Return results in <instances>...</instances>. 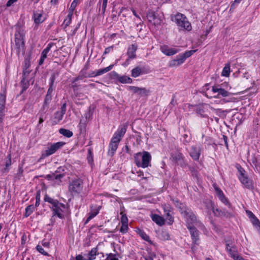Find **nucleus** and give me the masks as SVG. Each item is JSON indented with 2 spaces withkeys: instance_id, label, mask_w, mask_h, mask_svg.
I'll return each instance as SVG.
<instances>
[{
  "instance_id": "nucleus-1",
  "label": "nucleus",
  "mask_w": 260,
  "mask_h": 260,
  "mask_svg": "<svg viewBox=\"0 0 260 260\" xmlns=\"http://www.w3.org/2000/svg\"><path fill=\"white\" fill-rule=\"evenodd\" d=\"M15 45L14 47L16 50L17 54L18 56L20 54L24 55L25 50L24 42L25 31L24 27L19 23H18L15 25Z\"/></svg>"
},
{
  "instance_id": "nucleus-2",
  "label": "nucleus",
  "mask_w": 260,
  "mask_h": 260,
  "mask_svg": "<svg viewBox=\"0 0 260 260\" xmlns=\"http://www.w3.org/2000/svg\"><path fill=\"white\" fill-rule=\"evenodd\" d=\"M134 159L137 167L145 168L150 166L151 155L149 152L144 151L135 154Z\"/></svg>"
},
{
  "instance_id": "nucleus-3",
  "label": "nucleus",
  "mask_w": 260,
  "mask_h": 260,
  "mask_svg": "<svg viewBox=\"0 0 260 260\" xmlns=\"http://www.w3.org/2000/svg\"><path fill=\"white\" fill-rule=\"evenodd\" d=\"M174 21L181 29L190 31L191 26L185 16L181 13H177L174 17Z\"/></svg>"
},
{
  "instance_id": "nucleus-4",
  "label": "nucleus",
  "mask_w": 260,
  "mask_h": 260,
  "mask_svg": "<svg viewBox=\"0 0 260 260\" xmlns=\"http://www.w3.org/2000/svg\"><path fill=\"white\" fill-rule=\"evenodd\" d=\"M224 85H216L213 86L212 87V91L215 93H217V94L213 96L215 98H220L221 97H228L231 95V93L228 91L229 86L226 85V88H224Z\"/></svg>"
},
{
  "instance_id": "nucleus-5",
  "label": "nucleus",
  "mask_w": 260,
  "mask_h": 260,
  "mask_svg": "<svg viewBox=\"0 0 260 260\" xmlns=\"http://www.w3.org/2000/svg\"><path fill=\"white\" fill-rule=\"evenodd\" d=\"M64 144L63 142H59L56 143L51 144L50 147L48 149L42 152L41 159H44L53 154H54L57 150L61 147Z\"/></svg>"
},
{
  "instance_id": "nucleus-6",
  "label": "nucleus",
  "mask_w": 260,
  "mask_h": 260,
  "mask_svg": "<svg viewBox=\"0 0 260 260\" xmlns=\"http://www.w3.org/2000/svg\"><path fill=\"white\" fill-rule=\"evenodd\" d=\"M83 188V182L80 179L73 180L69 185V189L72 193H79Z\"/></svg>"
},
{
  "instance_id": "nucleus-7",
  "label": "nucleus",
  "mask_w": 260,
  "mask_h": 260,
  "mask_svg": "<svg viewBox=\"0 0 260 260\" xmlns=\"http://www.w3.org/2000/svg\"><path fill=\"white\" fill-rule=\"evenodd\" d=\"M170 159L174 162L180 165L182 167H185L186 164L184 161V157L180 152H175L171 154Z\"/></svg>"
},
{
  "instance_id": "nucleus-8",
  "label": "nucleus",
  "mask_w": 260,
  "mask_h": 260,
  "mask_svg": "<svg viewBox=\"0 0 260 260\" xmlns=\"http://www.w3.org/2000/svg\"><path fill=\"white\" fill-rule=\"evenodd\" d=\"M126 131V126L123 125L119 126L114 134V135L111 139V141L114 142L117 144L119 143L122 138L124 136Z\"/></svg>"
},
{
  "instance_id": "nucleus-9",
  "label": "nucleus",
  "mask_w": 260,
  "mask_h": 260,
  "mask_svg": "<svg viewBox=\"0 0 260 260\" xmlns=\"http://www.w3.org/2000/svg\"><path fill=\"white\" fill-rule=\"evenodd\" d=\"M56 207H51L50 208L52 210V214L53 216H57L60 219L64 218V215L62 214V212H63L62 209L66 208V206L64 204L58 203V205L55 206Z\"/></svg>"
},
{
  "instance_id": "nucleus-10",
  "label": "nucleus",
  "mask_w": 260,
  "mask_h": 260,
  "mask_svg": "<svg viewBox=\"0 0 260 260\" xmlns=\"http://www.w3.org/2000/svg\"><path fill=\"white\" fill-rule=\"evenodd\" d=\"M201 151V146L200 145H196L190 148L189 155L194 160H199Z\"/></svg>"
},
{
  "instance_id": "nucleus-11",
  "label": "nucleus",
  "mask_w": 260,
  "mask_h": 260,
  "mask_svg": "<svg viewBox=\"0 0 260 260\" xmlns=\"http://www.w3.org/2000/svg\"><path fill=\"white\" fill-rule=\"evenodd\" d=\"M138 49V46L135 44H132L130 45L126 52V54L128 56V58L126 59V61H128L129 59H133L136 58V52Z\"/></svg>"
},
{
  "instance_id": "nucleus-12",
  "label": "nucleus",
  "mask_w": 260,
  "mask_h": 260,
  "mask_svg": "<svg viewBox=\"0 0 260 260\" xmlns=\"http://www.w3.org/2000/svg\"><path fill=\"white\" fill-rule=\"evenodd\" d=\"M239 179L245 187L248 189H251L253 188V182L252 181L248 178L247 175L239 176Z\"/></svg>"
},
{
  "instance_id": "nucleus-13",
  "label": "nucleus",
  "mask_w": 260,
  "mask_h": 260,
  "mask_svg": "<svg viewBox=\"0 0 260 260\" xmlns=\"http://www.w3.org/2000/svg\"><path fill=\"white\" fill-rule=\"evenodd\" d=\"M187 228L190 232L191 236L194 243H197V242L199 241V231L194 226L188 224Z\"/></svg>"
},
{
  "instance_id": "nucleus-14",
  "label": "nucleus",
  "mask_w": 260,
  "mask_h": 260,
  "mask_svg": "<svg viewBox=\"0 0 260 260\" xmlns=\"http://www.w3.org/2000/svg\"><path fill=\"white\" fill-rule=\"evenodd\" d=\"M214 188L219 200L225 205L231 207V204L229 203L228 200L224 195L222 191L217 186L215 187Z\"/></svg>"
},
{
  "instance_id": "nucleus-15",
  "label": "nucleus",
  "mask_w": 260,
  "mask_h": 260,
  "mask_svg": "<svg viewBox=\"0 0 260 260\" xmlns=\"http://www.w3.org/2000/svg\"><path fill=\"white\" fill-rule=\"evenodd\" d=\"M129 89L134 92V93H138L140 95H147L150 90L146 89L145 88H140L137 86H129Z\"/></svg>"
},
{
  "instance_id": "nucleus-16",
  "label": "nucleus",
  "mask_w": 260,
  "mask_h": 260,
  "mask_svg": "<svg viewBox=\"0 0 260 260\" xmlns=\"http://www.w3.org/2000/svg\"><path fill=\"white\" fill-rule=\"evenodd\" d=\"M185 216L188 221H190V224L194 223L197 221V217L192 210L186 209L184 211Z\"/></svg>"
},
{
  "instance_id": "nucleus-17",
  "label": "nucleus",
  "mask_w": 260,
  "mask_h": 260,
  "mask_svg": "<svg viewBox=\"0 0 260 260\" xmlns=\"http://www.w3.org/2000/svg\"><path fill=\"white\" fill-rule=\"evenodd\" d=\"M184 62L183 58L181 57L180 54L177 55L174 59L171 60L169 62V67H178Z\"/></svg>"
},
{
  "instance_id": "nucleus-18",
  "label": "nucleus",
  "mask_w": 260,
  "mask_h": 260,
  "mask_svg": "<svg viewBox=\"0 0 260 260\" xmlns=\"http://www.w3.org/2000/svg\"><path fill=\"white\" fill-rule=\"evenodd\" d=\"M152 220L157 224L161 226L165 224V220L164 218L157 214H152Z\"/></svg>"
},
{
  "instance_id": "nucleus-19",
  "label": "nucleus",
  "mask_w": 260,
  "mask_h": 260,
  "mask_svg": "<svg viewBox=\"0 0 260 260\" xmlns=\"http://www.w3.org/2000/svg\"><path fill=\"white\" fill-rule=\"evenodd\" d=\"M118 81L121 83H132L133 80L129 77L126 76H120L116 73H115Z\"/></svg>"
},
{
  "instance_id": "nucleus-20",
  "label": "nucleus",
  "mask_w": 260,
  "mask_h": 260,
  "mask_svg": "<svg viewBox=\"0 0 260 260\" xmlns=\"http://www.w3.org/2000/svg\"><path fill=\"white\" fill-rule=\"evenodd\" d=\"M118 144L114 142L110 141V143L109 144V151H108V154L110 155L111 156H113L114 154L115 153V151H116L118 146Z\"/></svg>"
},
{
  "instance_id": "nucleus-21",
  "label": "nucleus",
  "mask_w": 260,
  "mask_h": 260,
  "mask_svg": "<svg viewBox=\"0 0 260 260\" xmlns=\"http://www.w3.org/2000/svg\"><path fill=\"white\" fill-rule=\"evenodd\" d=\"M228 207L229 208V210H226L224 209H222V211L221 213V216H223L226 218H231L234 216V213L233 211V209L232 208V206H231V207H230L229 206Z\"/></svg>"
},
{
  "instance_id": "nucleus-22",
  "label": "nucleus",
  "mask_w": 260,
  "mask_h": 260,
  "mask_svg": "<svg viewBox=\"0 0 260 260\" xmlns=\"http://www.w3.org/2000/svg\"><path fill=\"white\" fill-rule=\"evenodd\" d=\"M161 51L166 55L171 56L177 53L178 50L175 48H166L164 47L161 48Z\"/></svg>"
},
{
  "instance_id": "nucleus-23",
  "label": "nucleus",
  "mask_w": 260,
  "mask_h": 260,
  "mask_svg": "<svg viewBox=\"0 0 260 260\" xmlns=\"http://www.w3.org/2000/svg\"><path fill=\"white\" fill-rule=\"evenodd\" d=\"M6 104L5 91L0 93V111H5Z\"/></svg>"
},
{
  "instance_id": "nucleus-24",
  "label": "nucleus",
  "mask_w": 260,
  "mask_h": 260,
  "mask_svg": "<svg viewBox=\"0 0 260 260\" xmlns=\"http://www.w3.org/2000/svg\"><path fill=\"white\" fill-rule=\"evenodd\" d=\"M55 80V74L54 73L51 75L50 78L49 88L48 89L47 95H52V93L53 91L52 87L54 81Z\"/></svg>"
},
{
  "instance_id": "nucleus-25",
  "label": "nucleus",
  "mask_w": 260,
  "mask_h": 260,
  "mask_svg": "<svg viewBox=\"0 0 260 260\" xmlns=\"http://www.w3.org/2000/svg\"><path fill=\"white\" fill-rule=\"evenodd\" d=\"M98 247H94L89 252L87 260H93L95 259V256L98 254Z\"/></svg>"
},
{
  "instance_id": "nucleus-26",
  "label": "nucleus",
  "mask_w": 260,
  "mask_h": 260,
  "mask_svg": "<svg viewBox=\"0 0 260 260\" xmlns=\"http://www.w3.org/2000/svg\"><path fill=\"white\" fill-rule=\"evenodd\" d=\"M44 200L45 202L50 203L52 205V207H55V206L56 205V204L58 205V203H59L58 200L50 197L47 194H45Z\"/></svg>"
},
{
  "instance_id": "nucleus-27",
  "label": "nucleus",
  "mask_w": 260,
  "mask_h": 260,
  "mask_svg": "<svg viewBox=\"0 0 260 260\" xmlns=\"http://www.w3.org/2000/svg\"><path fill=\"white\" fill-rule=\"evenodd\" d=\"M34 18L35 23L38 24L44 21V19L42 17V14L37 12L34 13Z\"/></svg>"
},
{
  "instance_id": "nucleus-28",
  "label": "nucleus",
  "mask_w": 260,
  "mask_h": 260,
  "mask_svg": "<svg viewBox=\"0 0 260 260\" xmlns=\"http://www.w3.org/2000/svg\"><path fill=\"white\" fill-rule=\"evenodd\" d=\"M73 13L71 12H69L67 18L64 20L63 23L62 24V25L64 26V28H66L67 26H68L72 22V18L73 16Z\"/></svg>"
},
{
  "instance_id": "nucleus-29",
  "label": "nucleus",
  "mask_w": 260,
  "mask_h": 260,
  "mask_svg": "<svg viewBox=\"0 0 260 260\" xmlns=\"http://www.w3.org/2000/svg\"><path fill=\"white\" fill-rule=\"evenodd\" d=\"M113 66H114L113 64H111L109 66H108L105 68L101 69H99V70L96 71L97 76H100L102 74H104L109 72V71H110L112 69Z\"/></svg>"
},
{
  "instance_id": "nucleus-30",
  "label": "nucleus",
  "mask_w": 260,
  "mask_h": 260,
  "mask_svg": "<svg viewBox=\"0 0 260 260\" xmlns=\"http://www.w3.org/2000/svg\"><path fill=\"white\" fill-rule=\"evenodd\" d=\"M21 84L22 86V90L20 92V94H22L28 87L29 83L28 79L22 78L21 81Z\"/></svg>"
},
{
  "instance_id": "nucleus-31",
  "label": "nucleus",
  "mask_w": 260,
  "mask_h": 260,
  "mask_svg": "<svg viewBox=\"0 0 260 260\" xmlns=\"http://www.w3.org/2000/svg\"><path fill=\"white\" fill-rule=\"evenodd\" d=\"M59 132L60 134L62 135L63 136H64L67 138H70L73 135V133L72 132L70 131L69 129L63 128L59 129Z\"/></svg>"
},
{
  "instance_id": "nucleus-32",
  "label": "nucleus",
  "mask_w": 260,
  "mask_h": 260,
  "mask_svg": "<svg viewBox=\"0 0 260 260\" xmlns=\"http://www.w3.org/2000/svg\"><path fill=\"white\" fill-rule=\"evenodd\" d=\"M87 122V120H85L83 118L80 119V123L79 124V127L81 133L86 131Z\"/></svg>"
},
{
  "instance_id": "nucleus-33",
  "label": "nucleus",
  "mask_w": 260,
  "mask_h": 260,
  "mask_svg": "<svg viewBox=\"0 0 260 260\" xmlns=\"http://www.w3.org/2000/svg\"><path fill=\"white\" fill-rule=\"evenodd\" d=\"M142 74V70L140 67H137L132 70V76L136 78Z\"/></svg>"
},
{
  "instance_id": "nucleus-34",
  "label": "nucleus",
  "mask_w": 260,
  "mask_h": 260,
  "mask_svg": "<svg viewBox=\"0 0 260 260\" xmlns=\"http://www.w3.org/2000/svg\"><path fill=\"white\" fill-rule=\"evenodd\" d=\"M64 176V174H56L54 173V184L59 185L61 182V179Z\"/></svg>"
},
{
  "instance_id": "nucleus-35",
  "label": "nucleus",
  "mask_w": 260,
  "mask_h": 260,
  "mask_svg": "<svg viewBox=\"0 0 260 260\" xmlns=\"http://www.w3.org/2000/svg\"><path fill=\"white\" fill-rule=\"evenodd\" d=\"M66 104L64 103L61 107V111L60 112L58 111V112H56V116H57L58 115H59V120H62L63 116L66 113Z\"/></svg>"
},
{
  "instance_id": "nucleus-36",
  "label": "nucleus",
  "mask_w": 260,
  "mask_h": 260,
  "mask_svg": "<svg viewBox=\"0 0 260 260\" xmlns=\"http://www.w3.org/2000/svg\"><path fill=\"white\" fill-rule=\"evenodd\" d=\"M35 206L33 205H30L26 207L25 208V212L24 216L26 217H28L34 211Z\"/></svg>"
},
{
  "instance_id": "nucleus-37",
  "label": "nucleus",
  "mask_w": 260,
  "mask_h": 260,
  "mask_svg": "<svg viewBox=\"0 0 260 260\" xmlns=\"http://www.w3.org/2000/svg\"><path fill=\"white\" fill-rule=\"evenodd\" d=\"M230 73V63L225 64V67L222 70L221 75L222 76L228 77Z\"/></svg>"
},
{
  "instance_id": "nucleus-38",
  "label": "nucleus",
  "mask_w": 260,
  "mask_h": 260,
  "mask_svg": "<svg viewBox=\"0 0 260 260\" xmlns=\"http://www.w3.org/2000/svg\"><path fill=\"white\" fill-rule=\"evenodd\" d=\"M195 52L196 50H191L189 51H186L183 54H180V55H181V57L183 58L184 61H185L187 58L191 56Z\"/></svg>"
},
{
  "instance_id": "nucleus-39",
  "label": "nucleus",
  "mask_w": 260,
  "mask_h": 260,
  "mask_svg": "<svg viewBox=\"0 0 260 260\" xmlns=\"http://www.w3.org/2000/svg\"><path fill=\"white\" fill-rule=\"evenodd\" d=\"M147 18L149 22L155 23L154 20L155 19L156 16L154 12H148L147 14Z\"/></svg>"
},
{
  "instance_id": "nucleus-40",
  "label": "nucleus",
  "mask_w": 260,
  "mask_h": 260,
  "mask_svg": "<svg viewBox=\"0 0 260 260\" xmlns=\"http://www.w3.org/2000/svg\"><path fill=\"white\" fill-rule=\"evenodd\" d=\"M139 235L145 241H149L150 238L143 231L140 229L138 230V232Z\"/></svg>"
},
{
  "instance_id": "nucleus-41",
  "label": "nucleus",
  "mask_w": 260,
  "mask_h": 260,
  "mask_svg": "<svg viewBox=\"0 0 260 260\" xmlns=\"http://www.w3.org/2000/svg\"><path fill=\"white\" fill-rule=\"evenodd\" d=\"M78 3H79V0H74L73 2L71 4V6L70 7L69 12H71V13H73L74 11L75 10L76 7H77Z\"/></svg>"
},
{
  "instance_id": "nucleus-42",
  "label": "nucleus",
  "mask_w": 260,
  "mask_h": 260,
  "mask_svg": "<svg viewBox=\"0 0 260 260\" xmlns=\"http://www.w3.org/2000/svg\"><path fill=\"white\" fill-rule=\"evenodd\" d=\"M24 62V67L29 68L30 66V56L29 55H27L25 57Z\"/></svg>"
},
{
  "instance_id": "nucleus-43",
  "label": "nucleus",
  "mask_w": 260,
  "mask_h": 260,
  "mask_svg": "<svg viewBox=\"0 0 260 260\" xmlns=\"http://www.w3.org/2000/svg\"><path fill=\"white\" fill-rule=\"evenodd\" d=\"M30 72L29 68L24 67L23 70L22 78L28 79L27 77L29 74Z\"/></svg>"
},
{
  "instance_id": "nucleus-44",
  "label": "nucleus",
  "mask_w": 260,
  "mask_h": 260,
  "mask_svg": "<svg viewBox=\"0 0 260 260\" xmlns=\"http://www.w3.org/2000/svg\"><path fill=\"white\" fill-rule=\"evenodd\" d=\"M166 214H167L166 220H167L168 223L169 224H172L173 223V222H174V218H173V217H172L170 214L169 212H168Z\"/></svg>"
},
{
  "instance_id": "nucleus-45",
  "label": "nucleus",
  "mask_w": 260,
  "mask_h": 260,
  "mask_svg": "<svg viewBox=\"0 0 260 260\" xmlns=\"http://www.w3.org/2000/svg\"><path fill=\"white\" fill-rule=\"evenodd\" d=\"M250 220L253 225L260 227V221L256 216L253 217Z\"/></svg>"
},
{
  "instance_id": "nucleus-46",
  "label": "nucleus",
  "mask_w": 260,
  "mask_h": 260,
  "mask_svg": "<svg viewBox=\"0 0 260 260\" xmlns=\"http://www.w3.org/2000/svg\"><path fill=\"white\" fill-rule=\"evenodd\" d=\"M40 202V191H38L37 192L36 196L35 207H37L39 206Z\"/></svg>"
},
{
  "instance_id": "nucleus-47",
  "label": "nucleus",
  "mask_w": 260,
  "mask_h": 260,
  "mask_svg": "<svg viewBox=\"0 0 260 260\" xmlns=\"http://www.w3.org/2000/svg\"><path fill=\"white\" fill-rule=\"evenodd\" d=\"M121 224H128V219L125 214H123L121 217Z\"/></svg>"
},
{
  "instance_id": "nucleus-48",
  "label": "nucleus",
  "mask_w": 260,
  "mask_h": 260,
  "mask_svg": "<svg viewBox=\"0 0 260 260\" xmlns=\"http://www.w3.org/2000/svg\"><path fill=\"white\" fill-rule=\"evenodd\" d=\"M37 248V250L41 253H42V254L44 255H48V254L47 252H46L44 250V249L43 248V247L40 246V245H38L36 247Z\"/></svg>"
},
{
  "instance_id": "nucleus-49",
  "label": "nucleus",
  "mask_w": 260,
  "mask_h": 260,
  "mask_svg": "<svg viewBox=\"0 0 260 260\" xmlns=\"http://www.w3.org/2000/svg\"><path fill=\"white\" fill-rule=\"evenodd\" d=\"M5 116V111H0V129L3 128V123Z\"/></svg>"
},
{
  "instance_id": "nucleus-50",
  "label": "nucleus",
  "mask_w": 260,
  "mask_h": 260,
  "mask_svg": "<svg viewBox=\"0 0 260 260\" xmlns=\"http://www.w3.org/2000/svg\"><path fill=\"white\" fill-rule=\"evenodd\" d=\"M108 0H103L102 14L104 15L106 11Z\"/></svg>"
},
{
  "instance_id": "nucleus-51",
  "label": "nucleus",
  "mask_w": 260,
  "mask_h": 260,
  "mask_svg": "<svg viewBox=\"0 0 260 260\" xmlns=\"http://www.w3.org/2000/svg\"><path fill=\"white\" fill-rule=\"evenodd\" d=\"M54 44L52 42H51V43H49L48 45H47V46L46 47V48L45 49H44L43 51L44 52H45V53H46L48 54V53L49 52V51L50 50L51 47L53 46V45H54Z\"/></svg>"
},
{
  "instance_id": "nucleus-52",
  "label": "nucleus",
  "mask_w": 260,
  "mask_h": 260,
  "mask_svg": "<svg viewBox=\"0 0 260 260\" xmlns=\"http://www.w3.org/2000/svg\"><path fill=\"white\" fill-rule=\"evenodd\" d=\"M54 44L52 42H51V43H49L48 45H47V46L46 47V48L45 49H44L43 51L44 52H45V53H46L48 54V53L49 52V51L50 50L51 47L53 46V45H54Z\"/></svg>"
},
{
  "instance_id": "nucleus-53",
  "label": "nucleus",
  "mask_w": 260,
  "mask_h": 260,
  "mask_svg": "<svg viewBox=\"0 0 260 260\" xmlns=\"http://www.w3.org/2000/svg\"><path fill=\"white\" fill-rule=\"evenodd\" d=\"M229 253L233 258H235L237 255V252L234 250H233L232 247H230L228 250Z\"/></svg>"
},
{
  "instance_id": "nucleus-54",
  "label": "nucleus",
  "mask_w": 260,
  "mask_h": 260,
  "mask_svg": "<svg viewBox=\"0 0 260 260\" xmlns=\"http://www.w3.org/2000/svg\"><path fill=\"white\" fill-rule=\"evenodd\" d=\"M128 229V224H121V228L120 229V232L122 233H125L127 232Z\"/></svg>"
},
{
  "instance_id": "nucleus-55",
  "label": "nucleus",
  "mask_w": 260,
  "mask_h": 260,
  "mask_svg": "<svg viewBox=\"0 0 260 260\" xmlns=\"http://www.w3.org/2000/svg\"><path fill=\"white\" fill-rule=\"evenodd\" d=\"M85 116V120H86L87 121L89 120H90L92 116V113L90 112V111L89 110L87 112H86L84 114Z\"/></svg>"
},
{
  "instance_id": "nucleus-56",
  "label": "nucleus",
  "mask_w": 260,
  "mask_h": 260,
  "mask_svg": "<svg viewBox=\"0 0 260 260\" xmlns=\"http://www.w3.org/2000/svg\"><path fill=\"white\" fill-rule=\"evenodd\" d=\"M64 171V167H59L57 170L54 172L56 174H62V173Z\"/></svg>"
},
{
  "instance_id": "nucleus-57",
  "label": "nucleus",
  "mask_w": 260,
  "mask_h": 260,
  "mask_svg": "<svg viewBox=\"0 0 260 260\" xmlns=\"http://www.w3.org/2000/svg\"><path fill=\"white\" fill-rule=\"evenodd\" d=\"M51 99H52V95H49L46 94L45 100L44 101V104H46L47 105H49Z\"/></svg>"
},
{
  "instance_id": "nucleus-58",
  "label": "nucleus",
  "mask_w": 260,
  "mask_h": 260,
  "mask_svg": "<svg viewBox=\"0 0 260 260\" xmlns=\"http://www.w3.org/2000/svg\"><path fill=\"white\" fill-rule=\"evenodd\" d=\"M88 73L86 70L82 69L79 73V74L83 78H87Z\"/></svg>"
},
{
  "instance_id": "nucleus-59",
  "label": "nucleus",
  "mask_w": 260,
  "mask_h": 260,
  "mask_svg": "<svg viewBox=\"0 0 260 260\" xmlns=\"http://www.w3.org/2000/svg\"><path fill=\"white\" fill-rule=\"evenodd\" d=\"M48 109H49V105L43 103V105L42 108H41L40 110L42 111L43 112L44 111V112H45L47 113L48 111Z\"/></svg>"
},
{
  "instance_id": "nucleus-60",
  "label": "nucleus",
  "mask_w": 260,
  "mask_h": 260,
  "mask_svg": "<svg viewBox=\"0 0 260 260\" xmlns=\"http://www.w3.org/2000/svg\"><path fill=\"white\" fill-rule=\"evenodd\" d=\"M213 211L214 213L215 214H217V215L221 216V213L222 211V209H214L213 207Z\"/></svg>"
},
{
  "instance_id": "nucleus-61",
  "label": "nucleus",
  "mask_w": 260,
  "mask_h": 260,
  "mask_svg": "<svg viewBox=\"0 0 260 260\" xmlns=\"http://www.w3.org/2000/svg\"><path fill=\"white\" fill-rule=\"evenodd\" d=\"M54 173H53L50 174H48L46 176L45 178L48 180L54 181Z\"/></svg>"
},
{
  "instance_id": "nucleus-62",
  "label": "nucleus",
  "mask_w": 260,
  "mask_h": 260,
  "mask_svg": "<svg viewBox=\"0 0 260 260\" xmlns=\"http://www.w3.org/2000/svg\"><path fill=\"white\" fill-rule=\"evenodd\" d=\"M98 76L96 71H91L88 74L87 78L95 77Z\"/></svg>"
},
{
  "instance_id": "nucleus-63",
  "label": "nucleus",
  "mask_w": 260,
  "mask_h": 260,
  "mask_svg": "<svg viewBox=\"0 0 260 260\" xmlns=\"http://www.w3.org/2000/svg\"><path fill=\"white\" fill-rule=\"evenodd\" d=\"M17 1L18 0H9L6 4V7H10Z\"/></svg>"
},
{
  "instance_id": "nucleus-64",
  "label": "nucleus",
  "mask_w": 260,
  "mask_h": 260,
  "mask_svg": "<svg viewBox=\"0 0 260 260\" xmlns=\"http://www.w3.org/2000/svg\"><path fill=\"white\" fill-rule=\"evenodd\" d=\"M246 213L247 215L250 219V220L253 218V217H254V216H255L253 214V213L249 210H246Z\"/></svg>"
}]
</instances>
